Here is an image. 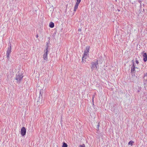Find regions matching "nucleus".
I'll return each mask as SVG.
<instances>
[{
  "label": "nucleus",
  "instance_id": "obj_9",
  "mask_svg": "<svg viewBox=\"0 0 147 147\" xmlns=\"http://www.w3.org/2000/svg\"><path fill=\"white\" fill-rule=\"evenodd\" d=\"M135 68L136 67L135 66L134 63V62H133V65H132L131 67V71L132 73H133V72L134 73V71H135Z\"/></svg>",
  "mask_w": 147,
  "mask_h": 147
},
{
  "label": "nucleus",
  "instance_id": "obj_15",
  "mask_svg": "<svg viewBox=\"0 0 147 147\" xmlns=\"http://www.w3.org/2000/svg\"><path fill=\"white\" fill-rule=\"evenodd\" d=\"M48 44H49V42H47L46 45V49H47V50H48Z\"/></svg>",
  "mask_w": 147,
  "mask_h": 147
},
{
  "label": "nucleus",
  "instance_id": "obj_11",
  "mask_svg": "<svg viewBox=\"0 0 147 147\" xmlns=\"http://www.w3.org/2000/svg\"><path fill=\"white\" fill-rule=\"evenodd\" d=\"M54 23H53V22H51L49 24V26L51 28H53V27H54Z\"/></svg>",
  "mask_w": 147,
  "mask_h": 147
},
{
  "label": "nucleus",
  "instance_id": "obj_6",
  "mask_svg": "<svg viewBox=\"0 0 147 147\" xmlns=\"http://www.w3.org/2000/svg\"><path fill=\"white\" fill-rule=\"evenodd\" d=\"M45 52V53L43 55V58L44 60H45L46 61H47L48 60L47 58V52H48V50H47V49H45L44 50Z\"/></svg>",
  "mask_w": 147,
  "mask_h": 147
},
{
  "label": "nucleus",
  "instance_id": "obj_8",
  "mask_svg": "<svg viewBox=\"0 0 147 147\" xmlns=\"http://www.w3.org/2000/svg\"><path fill=\"white\" fill-rule=\"evenodd\" d=\"M143 79L144 83V84H146L147 81V73L144 74Z\"/></svg>",
  "mask_w": 147,
  "mask_h": 147
},
{
  "label": "nucleus",
  "instance_id": "obj_13",
  "mask_svg": "<svg viewBox=\"0 0 147 147\" xmlns=\"http://www.w3.org/2000/svg\"><path fill=\"white\" fill-rule=\"evenodd\" d=\"M86 59V56H84L82 57V63H84V60H85Z\"/></svg>",
  "mask_w": 147,
  "mask_h": 147
},
{
  "label": "nucleus",
  "instance_id": "obj_24",
  "mask_svg": "<svg viewBox=\"0 0 147 147\" xmlns=\"http://www.w3.org/2000/svg\"><path fill=\"white\" fill-rule=\"evenodd\" d=\"M93 98H94V97H92V100H93ZM92 101H93V100H92Z\"/></svg>",
  "mask_w": 147,
  "mask_h": 147
},
{
  "label": "nucleus",
  "instance_id": "obj_17",
  "mask_svg": "<svg viewBox=\"0 0 147 147\" xmlns=\"http://www.w3.org/2000/svg\"><path fill=\"white\" fill-rule=\"evenodd\" d=\"M81 0H77L76 3H80L81 1Z\"/></svg>",
  "mask_w": 147,
  "mask_h": 147
},
{
  "label": "nucleus",
  "instance_id": "obj_2",
  "mask_svg": "<svg viewBox=\"0 0 147 147\" xmlns=\"http://www.w3.org/2000/svg\"><path fill=\"white\" fill-rule=\"evenodd\" d=\"M98 60L95 62H92L91 63V69L92 71L97 69V66L98 65Z\"/></svg>",
  "mask_w": 147,
  "mask_h": 147
},
{
  "label": "nucleus",
  "instance_id": "obj_16",
  "mask_svg": "<svg viewBox=\"0 0 147 147\" xmlns=\"http://www.w3.org/2000/svg\"><path fill=\"white\" fill-rule=\"evenodd\" d=\"M42 92V91H41V90H40V95L41 94V96H42V94H41V92ZM38 98H40V95H39V96Z\"/></svg>",
  "mask_w": 147,
  "mask_h": 147
},
{
  "label": "nucleus",
  "instance_id": "obj_1",
  "mask_svg": "<svg viewBox=\"0 0 147 147\" xmlns=\"http://www.w3.org/2000/svg\"><path fill=\"white\" fill-rule=\"evenodd\" d=\"M24 76L22 72H18L16 74L15 79L16 80L17 83H20L23 77Z\"/></svg>",
  "mask_w": 147,
  "mask_h": 147
},
{
  "label": "nucleus",
  "instance_id": "obj_14",
  "mask_svg": "<svg viewBox=\"0 0 147 147\" xmlns=\"http://www.w3.org/2000/svg\"><path fill=\"white\" fill-rule=\"evenodd\" d=\"M134 143V142L133 141H130L129 142L128 144L129 145H130L131 146H132Z\"/></svg>",
  "mask_w": 147,
  "mask_h": 147
},
{
  "label": "nucleus",
  "instance_id": "obj_4",
  "mask_svg": "<svg viewBox=\"0 0 147 147\" xmlns=\"http://www.w3.org/2000/svg\"><path fill=\"white\" fill-rule=\"evenodd\" d=\"M142 55L143 57V60L144 62H146L147 60V54L145 51H143L142 53Z\"/></svg>",
  "mask_w": 147,
  "mask_h": 147
},
{
  "label": "nucleus",
  "instance_id": "obj_18",
  "mask_svg": "<svg viewBox=\"0 0 147 147\" xmlns=\"http://www.w3.org/2000/svg\"><path fill=\"white\" fill-rule=\"evenodd\" d=\"M79 147H85V146L84 144H83L82 145H80Z\"/></svg>",
  "mask_w": 147,
  "mask_h": 147
},
{
  "label": "nucleus",
  "instance_id": "obj_23",
  "mask_svg": "<svg viewBox=\"0 0 147 147\" xmlns=\"http://www.w3.org/2000/svg\"><path fill=\"white\" fill-rule=\"evenodd\" d=\"M84 63L86 62V61L85 60H84Z\"/></svg>",
  "mask_w": 147,
  "mask_h": 147
},
{
  "label": "nucleus",
  "instance_id": "obj_20",
  "mask_svg": "<svg viewBox=\"0 0 147 147\" xmlns=\"http://www.w3.org/2000/svg\"><path fill=\"white\" fill-rule=\"evenodd\" d=\"M78 30L79 31L81 32V28H80V29H78Z\"/></svg>",
  "mask_w": 147,
  "mask_h": 147
},
{
  "label": "nucleus",
  "instance_id": "obj_19",
  "mask_svg": "<svg viewBox=\"0 0 147 147\" xmlns=\"http://www.w3.org/2000/svg\"><path fill=\"white\" fill-rule=\"evenodd\" d=\"M136 63H137V64H138L139 63V62H138V61L137 60H136Z\"/></svg>",
  "mask_w": 147,
  "mask_h": 147
},
{
  "label": "nucleus",
  "instance_id": "obj_12",
  "mask_svg": "<svg viewBox=\"0 0 147 147\" xmlns=\"http://www.w3.org/2000/svg\"><path fill=\"white\" fill-rule=\"evenodd\" d=\"M67 145L65 143L63 142L62 147H67Z\"/></svg>",
  "mask_w": 147,
  "mask_h": 147
},
{
  "label": "nucleus",
  "instance_id": "obj_7",
  "mask_svg": "<svg viewBox=\"0 0 147 147\" xmlns=\"http://www.w3.org/2000/svg\"><path fill=\"white\" fill-rule=\"evenodd\" d=\"M89 48L88 47H86V50H85L84 51V56H86L87 55L88 53L89 52Z\"/></svg>",
  "mask_w": 147,
  "mask_h": 147
},
{
  "label": "nucleus",
  "instance_id": "obj_21",
  "mask_svg": "<svg viewBox=\"0 0 147 147\" xmlns=\"http://www.w3.org/2000/svg\"><path fill=\"white\" fill-rule=\"evenodd\" d=\"M36 38H38V34L36 35Z\"/></svg>",
  "mask_w": 147,
  "mask_h": 147
},
{
  "label": "nucleus",
  "instance_id": "obj_22",
  "mask_svg": "<svg viewBox=\"0 0 147 147\" xmlns=\"http://www.w3.org/2000/svg\"><path fill=\"white\" fill-rule=\"evenodd\" d=\"M99 125H98L97 126V128H98V127H99Z\"/></svg>",
  "mask_w": 147,
  "mask_h": 147
},
{
  "label": "nucleus",
  "instance_id": "obj_3",
  "mask_svg": "<svg viewBox=\"0 0 147 147\" xmlns=\"http://www.w3.org/2000/svg\"><path fill=\"white\" fill-rule=\"evenodd\" d=\"M9 47H8L7 53V59L9 58L10 54L11 52V43L9 44Z\"/></svg>",
  "mask_w": 147,
  "mask_h": 147
},
{
  "label": "nucleus",
  "instance_id": "obj_5",
  "mask_svg": "<svg viewBox=\"0 0 147 147\" xmlns=\"http://www.w3.org/2000/svg\"><path fill=\"white\" fill-rule=\"evenodd\" d=\"M26 129L24 127H22L21 129V134L22 136L26 135Z\"/></svg>",
  "mask_w": 147,
  "mask_h": 147
},
{
  "label": "nucleus",
  "instance_id": "obj_10",
  "mask_svg": "<svg viewBox=\"0 0 147 147\" xmlns=\"http://www.w3.org/2000/svg\"><path fill=\"white\" fill-rule=\"evenodd\" d=\"M79 4V3H76V4H75V6L74 7V11H76V9L78 8V6Z\"/></svg>",
  "mask_w": 147,
  "mask_h": 147
}]
</instances>
